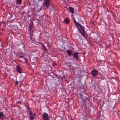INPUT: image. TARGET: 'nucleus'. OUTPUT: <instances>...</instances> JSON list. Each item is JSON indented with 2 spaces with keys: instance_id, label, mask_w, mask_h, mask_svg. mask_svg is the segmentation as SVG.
<instances>
[{
  "instance_id": "obj_14",
  "label": "nucleus",
  "mask_w": 120,
  "mask_h": 120,
  "mask_svg": "<svg viewBox=\"0 0 120 120\" xmlns=\"http://www.w3.org/2000/svg\"><path fill=\"white\" fill-rule=\"evenodd\" d=\"M22 1V0H16V3L19 4H20Z\"/></svg>"
},
{
  "instance_id": "obj_4",
  "label": "nucleus",
  "mask_w": 120,
  "mask_h": 120,
  "mask_svg": "<svg viewBox=\"0 0 120 120\" xmlns=\"http://www.w3.org/2000/svg\"><path fill=\"white\" fill-rule=\"evenodd\" d=\"M98 73V71L95 69L93 70L91 72V73L93 77L95 76L96 75H97Z\"/></svg>"
},
{
  "instance_id": "obj_19",
  "label": "nucleus",
  "mask_w": 120,
  "mask_h": 120,
  "mask_svg": "<svg viewBox=\"0 0 120 120\" xmlns=\"http://www.w3.org/2000/svg\"><path fill=\"white\" fill-rule=\"evenodd\" d=\"M18 103H19L20 104L21 103V101H19L18 102Z\"/></svg>"
},
{
  "instance_id": "obj_15",
  "label": "nucleus",
  "mask_w": 120,
  "mask_h": 120,
  "mask_svg": "<svg viewBox=\"0 0 120 120\" xmlns=\"http://www.w3.org/2000/svg\"><path fill=\"white\" fill-rule=\"evenodd\" d=\"M24 59L25 60L26 63H27L28 62V59H27L26 58L24 57H23Z\"/></svg>"
},
{
  "instance_id": "obj_18",
  "label": "nucleus",
  "mask_w": 120,
  "mask_h": 120,
  "mask_svg": "<svg viewBox=\"0 0 120 120\" xmlns=\"http://www.w3.org/2000/svg\"><path fill=\"white\" fill-rule=\"evenodd\" d=\"M19 57L20 58H22V57H24L23 56H19Z\"/></svg>"
},
{
  "instance_id": "obj_17",
  "label": "nucleus",
  "mask_w": 120,
  "mask_h": 120,
  "mask_svg": "<svg viewBox=\"0 0 120 120\" xmlns=\"http://www.w3.org/2000/svg\"><path fill=\"white\" fill-rule=\"evenodd\" d=\"M18 84V81H17L15 83V84L16 85H17Z\"/></svg>"
},
{
  "instance_id": "obj_21",
  "label": "nucleus",
  "mask_w": 120,
  "mask_h": 120,
  "mask_svg": "<svg viewBox=\"0 0 120 120\" xmlns=\"http://www.w3.org/2000/svg\"><path fill=\"white\" fill-rule=\"evenodd\" d=\"M1 23L0 22V26H1Z\"/></svg>"
},
{
  "instance_id": "obj_22",
  "label": "nucleus",
  "mask_w": 120,
  "mask_h": 120,
  "mask_svg": "<svg viewBox=\"0 0 120 120\" xmlns=\"http://www.w3.org/2000/svg\"><path fill=\"white\" fill-rule=\"evenodd\" d=\"M10 120H13V119L11 118V119Z\"/></svg>"
},
{
  "instance_id": "obj_16",
  "label": "nucleus",
  "mask_w": 120,
  "mask_h": 120,
  "mask_svg": "<svg viewBox=\"0 0 120 120\" xmlns=\"http://www.w3.org/2000/svg\"><path fill=\"white\" fill-rule=\"evenodd\" d=\"M42 46L44 50H46V48L45 47V45L43 44H42Z\"/></svg>"
},
{
  "instance_id": "obj_5",
  "label": "nucleus",
  "mask_w": 120,
  "mask_h": 120,
  "mask_svg": "<svg viewBox=\"0 0 120 120\" xmlns=\"http://www.w3.org/2000/svg\"><path fill=\"white\" fill-rule=\"evenodd\" d=\"M42 116L44 120H49L48 116L47 113H44L43 114Z\"/></svg>"
},
{
  "instance_id": "obj_20",
  "label": "nucleus",
  "mask_w": 120,
  "mask_h": 120,
  "mask_svg": "<svg viewBox=\"0 0 120 120\" xmlns=\"http://www.w3.org/2000/svg\"><path fill=\"white\" fill-rule=\"evenodd\" d=\"M27 109H28V110H30V108H29V106H28L27 107Z\"/></svg>"
},
{
  "instance_id": "obj_9",
  "label": "nucleus",
  "mask_w": 120,
  "mask_h": 120,
  "mask_svg": "<svg viewBox=\"0 0 120 120\" xmlns=\"http://www.w3.org/2000/svg\"><path fill=\"white\" fill-rule=\"evenodd\" d=\"M66 52L69 56H71L72 52L71 50H68Z\"/></svg>"
},
{
  "instance_id": "obj_12",
  "label": "nucleus",
  "mask_w": 120,
  "mask_h": 120,
  "mask_svg": "<svg viewBox=\"0 0 120 120\" xmlns=\"http://www.w3.org/2000/svg\"><path fill=\"white\" fill-rule=\"evenodd\" d=\"M74 22L75 23V26H78V25L79 24V23L77 22L75 20V19H74Z\"/></svg>"
},
{
  "instance_id": "obj_2",
  "label": "nucleus",
  "mask_w": 120,
  "mask_h": 120,
  "mask_svg": "<svg viewBox=\"0 0 120 120\" xmlns=\"http://www.w3.org/2000/svg\"><path fill=\"white\" fill-rule=\"evenodd\" d=\"M31 23L30 24L29 27L28 28V31L30 33V37L31 38H32V36L33 35V22L32 21H31Z\"/></svg>"
},
{
  "instance_id": "obj_10",
  "label": "nucleus",
  "mask_w": 120,
  "mask_h": 120,
  "mask_svg": "<svg viewBox=\"0 0 120 120\" xmlns=\"http://www.w3.org/2000/svg\"><path fill=\"white\" fill-rule=\"evenodd\" d=\"M64 22L67 24H68L69 22L68 19L67 18L65 19L64 20Z\"/></svg>"
},
{
  "instance_id": "obj_7",
  "label": "nucleus",
  "mask_w": 120,
  "mask_h": 120,
  "mask_svg": "<svg viewBox=\"0 0 120 120\" xmlns=\"http://www.w3.org/2000/svg\"><path fill=\"white\" fill-rule=\"evenodd\" d=\"M44 3L46 7H48L50 4V1L49 0H44Z\"/></svg>"
},
{
  "instance_id": "obj_23",
  "label": "nucleus",
  "mask_w": 120,
  "mask_h": 120,
  "mask_svg": "<svg viewBox=\"0 0 120 120\" xmlns=\"http://www.w3.org/2000/svg\"><path fill=\"white\" fill-rule=\"evenodd\" d=\"M19 61L20 62H21V61Z\"/></svg>"
},
{
  "instance_id": "obj_3",
  "label": "nucleus",
  "mask_w": 120,
  "mask_h": 120,
  "mask_svg": "<svg viewBox=\"0 0 120 120\" xmlns=\"http://www.w3.org/2000/svg\"><path fill=\"white\" fill-rule=\"evenodd\" d=\"M30 116V120H33L35 117V116L34 114L30 111H29Z\"/></svg>"
},
{
  "instance_id": "obj_8",
  "label": "nucleus",
  "mask_w": 120,
  "mask_h": 120,
  "mask_svg": "<svg viewBox=\"0 0 120 120\" xmlns=\"http://www.w3.org/2000/svg\"><path fill=\"white\" fill-rule=\"evenodd\" d=\"M16 70L17 72L19 73H21L22 71V70L19 65L16 67Z\"/></svg>"
},
{
  "instance_id": "obj_1",
  "label": "nucleus",
  "mask_w": 120,
  "mask_h": 120,
  "mask_svg": "<svg viewBox=\"0 0 120 120\" xmlns=\"http://www.w3.org/2000/svg\"><path fill=\"white\" fill-rule=\"evenodd\" d=\"M76 26L78 28L79 33H81L83 36L84 37L85 31L84 30V27L79 23V25H78L77 26Z\"/></svg>"
},
{
  "instance_id": "obj_6",
  "label": "nucleus",
  "mask_w": 120,
  "mask_h": 120,
  "mask_svg": "<svg viewBox=\"0 0 120 120\" xmlns=\"http://www.w3.org/2000/svg\"><path fill=\"white\" fill-rule=\"evenodd\" d=\"M79 53L78 52H75L73 53V57L75 58L76 60H78L79 58L78 55Z\"/></svg>"
},
{
  "instance_id": "obj_11",
  "label": "nucleus",
  "mask_w": 120,
  "mask_h": 120,
  "mask_svg": "<svg viewBox=\"0 0 120 120\" xmlns=\"http://www.w3.org/2000/svg\"><path fill=\"white\" fill-rule=\"evenodd\" d=\"M69 9L70 10V11L72 13H74V9L72 7H70L69 8Z\"/></svg>"
},
{
  "instance_id": "obj_13",
  "label": "nucleus",
  "mask_w": 120,
  "mask_h": 120,
  "mask_svg": "<svg viewBox=\"0 0 120 120\" xmlns=\"http://www.w3.org/2000/svg\"><path fill=\"white\" fill-rule=\"evenodd\" d=\"M4 116V115L3 112H0V118H1Z\"/></svg>"
}]
</instances>
